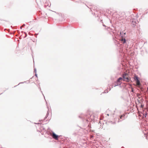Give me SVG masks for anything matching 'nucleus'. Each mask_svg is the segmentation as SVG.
I'll list each match as a JSON object with an SVG mask.
<instances>
[{
  "mask_svg": "<svg viewBox=\"0 0 148 148\" xmlns=\"http://www.w3.org/2000/svg\"><path fill=\"white\" fill-rule=\"evenodd\" d=\"M120 34L121 36V38H120V40L123 44V45L126 47V49L127 50H128V49H130V48L128 45V41L127 40H126L125 38L123 37L121 32L120 33Z\"/></svg>",
  "mask_w": 148,
  "mask_h": 148,
  "instance_id": "1",
  "label": "nucleus"
},
{
  "mask_svg": "<svg viewBox=\"0 0 148 148\" xmlns=\"http://www.w3.org/2000/svg\"><path fill=\"white\" fill-rule=\"evenodd\" d=\"M93 116V115L88 114L87 115H84L83 114H81L79 116V117L82 118L83 121H89L90 120H92L93 119L92 117Z\"/></svg>",
  "mask_w": 148,
  "mask_h": 148,
  "instance_id": "2",
  "label": "nucleus"
},
{
  "mask_svg": "<svg viewBox=\"0 0 148 148\" xmlns=\"http://www.w3.org/2000/svg\"><path fill=\"white\" fill-rule=\"evenodd\" d=\"M128 75V74L127 73H125L123 74L122 76L123 78L124 79V81H125L127 82H129L130 79L128 77H127V76Z\"/></svg>",
  "mask_w": 148,
  "mask_h": 148,
  "instance_id": "3",
  "label": "nucleus"
},
{
  "mask_svg": "<svg viewBox=\"0 0 148 148\" xmlns=\"http://www.w3.org/2000/svg\"><path fill=\"white\" fill-rule=\"evenodd\" d=\"M52 137L56 140H58V136L56 134L54 133L53 132L51 135Z\"/></svg>",
  "mask_w": 148,
  "mask_h": 148,
  "instance_id": "4",
  "label": "nucleus"
},
{
  "mask_svg": "<svg viewBox=\"0 0 148 148\" xmlns=\"http://www.w3.org/2000/svg\"><path fill=\"white\" fill-rule=\"evenodd\" d=\"M134 79L136 81V83L138 84H140V82L139 80L138 77L137 76H135L134 77Z\"/></svg>",
  "mask_w": 148,
  "mask_h": 148,
  "instance_id": "5",
  "label": "nucleus"
},
{
  "mask_svg": "<svg viewBox=\"0 0 148 148\" xmlns=\"http://www.w3.org/2000/svg\"><path fill=\"white\" fill-rule=\"evenodd\" d=\"M125 115V114H123L120 116V119H119L120 121H122V120L124 119Z\"/></svg>",
  "mask_w": 148,
  "mask_h": 148,
  "instance_id": "6",
  "label": "nucleus"
},
{
  "mask_svg": "<svg viewBox=\"0 0 148 148\" xmlns=\"http://www.w3.org/2000/svg\"><path fill=\"white\" fill-rule=\"evenodd\" d=\"M119 85H120V84H119L118 83H117L116 81L113 83V84H112V87H111V88H113V86H114L115 87Z\"/></svg>",
  "mask_w": 148,
  "mask_h": 148,
  "instance_id": "7",
  "label": "nucleus"
},
{
  "mask_svg": "<svg viewBox=\"0 0 148 148\" xmlns=\"http://www.w3.org/2000/svg\"><path fill=\"white\" fill-rule=\"evenodd\" d=\"M111 89V87L110 86H109V88H107V90H105L104 92H103V93H107L108 92V91H110Z\"/></svg>",
  "mask_w": 148,
  "mask_h": 148,
  "instance_id": "8",
  "label": "nucleus"
},
{
  "mask_svg": "<svg viewBox=\"0 0 148 148\" xmlns=\"http://www.w3.org/2000/svg\"><path fill=\"white\" fill-rule=\"evenodd\" d=\"M131 23L132 24H133L134 25V23L135 24L137 23V22H136L134 20L132 21Z\"/></svg>",
  "mask_w": 148,
  "mask_h": 148,
  "instance_id": "9",
  "label": "nucleus"
},
{
  "mask_svg": "<svg viewBox=\"0 0 148 148\" xmlns=\"http://www.w3.org/2000/svg\"><path fill=\"white\" fill-rule=\"evenodd\" d=\"M116 81L118 83V84H119L120 85L121 84V82H120V81L119 80V79H118L117 80V81Z\"/></svg>",
  "mask_w": 148,
  "mask_h": 148,
  "instance_id": "10",
  "label": "nucleus"
},
{
  "mask_svg": "<svg viewBox=\"0 0 148 148\" xmlns=\"http://www.w3.org/2000/svg\"><path fill=\"white\" fill-rule=\"evenodd\" d=\"M118 79H119V80L120 81L122 79V78L121 77H120Z\"/></svg>",
  "mask_w": 148,
  "mask_h": 148,
  "instance_id": "11",
  "label": "nucleus"
},
{
  "mask_svg": "<svg viewBox=\"0 0 148 148\" xmlns=\"http://www.w3.org/2000/svg\"><path fill=\"white\" fill-rule=\"evenodd\" d=\"M34 72H35V73H36V68L34 69Z\"/></svg>",
  "mask_w": 148,
  "mask_h": 148,
  "instance_id": "12",
  "label": "nucleus"
},
{
  "mask_svg": "<svg viewBox=\"0 0 148 148\" xmlns=\"http://www.w3.org/2000/svg\"><path fill=\"white\" fill-rule=\"evenodd\" d=\"M144 105H143V104H141V107L142 108H143V107H144Z\"/></svg>",
  "mask_w": 148,
  "mask_h": 148,
  "instance_id": "13",
  "label": "nucleus"
},
{
  "mask_svg": "<svg viewBox=\"0 0 148 148\" xmlns=\"http://www.w3.org/2000/svg\"><path fill=\"white\" fill-rule=\"evenodd\" d=\"M48 114H49V113H48V112H47V115H46V117H45L46 118L48 116Z\"/></svg>",
  "mask_w": 148,
  "mask_h": 148,
  "instance_id": "14",
  "label": "nucleus"
},
{
  "mask_svg": "<svg viewBox=\"0 0 148 148\" xmlns=\"http://www.w3.org/2000/svg\"><path fill=\"white\" fill-rule=\"evenodd\" d=\"M147 115V113H146L145 114V115H144V116H145V117H146Z\"/></svg>",
  "mask_w": 148,
  "mask_h": 148,
  "instance_id": "15",
  "label": "nucleus"
},
{
  "mask_svg": "<svg viewBox=\"0 0 148 148\" xmlns=\"http://www.w3.org/2000/svg\"><path fill=\"white\" fill-rule=\"evenodd\" d=\"M37 74H36V73H35V76H36L37 77Z\"/></svg>",
  "mask_w": 148,
  "mask_h": 148,
  "instance_id": "16",
  "label": "nucleus"
},
{
  "mask_svg": "<svg viewBox=\"0 0 148 148\" xmlns=\"http://www.w3.org/2000/svg\"><path fill=\"white\" fill-rule=\"evenodd\" d=\"M25 26V24H23V25H22V27H23Z\"/></svg>",
  "mask_w": 148,
  "mask_h": 148,
  "instance_id": "17",
  "label": "nucleus"
},
{
  "mask_svg": "<svg viewBox=\"0 0 148 148\" xmlns=\"http://www.w3.org/2000/svg\"><path fill=\"white\" fill-rule=\"evenodd\" d=\"M103 26H104V27H106V26L105 25H104V24H103Z\"/></svg>",
  "mask_w": 148,
  "mask_h": 148,
  "instance_id": "18",
  "label": "nucleus"
},
{
  "mask_svg": "<svg viewBox=\"0 0 148 148\" xmlns=\"http://www.w3.org/2000/svg\"><path fill=\"white\" fill-rule=\"evenodd\" d=\"M132 91L133 92V89H132Z\"/></svg>",
  "mask_w": 148,
  "mask_h": 148,
  "instance_id": "19",
  "label": "nucleus"
},
{
  "mask_svg": "<svg viewBox=\"0 0 148 148\" xmlns=\"http://www.w3.org/2000/svg\"><path fill=\"white\" fill-rule=\"evenodd\" d=\"M147 90L148 91V87H147Z\"/></svg>",
  "mask_w": 148,
  "mask_h": 148,
  "instance_id": "20",
  "label": "nucleus"
},
{
  "mask_svg": "<svg viewBox=\"0 0 148 148\" xmlns=\"http://www.w3.org/2000/svg\"><path fill=\"white\" fill-rule=\"evenodd\" d=\"M107 115L108 116L109 115V114H107Z\"/></svg>",
  "mask_w": 148,
  "mask_h": 148,
  "instance_id": "21",
  "label": "nucleus"
},
{
  "mask_svg": "<svg viewBox=\"0 0 148 148\" xmlns=\"http://www.w3.org/2000/svg\"><path fill=\"white\" fill-rule=\"evenodd\" d=\"M124 35H125V33H124Z\"/></svg>",
  "mask_w": 148,
  "mask_h": 148,
  "instance_id": "22",
  "label": "nucleus"
},
{
  "mask_svg": "<svg viewBox=\"0 0 148 148\" xmlns=\"http://www.w3.org/2000/svg\"><path fill=\"white\" fill-rule=\"evenodd\" d=\"M21 28H22V27H21Z\"/></svg>",
  "mask_w": 148,
  "mask_h": 148,
  "instance_id": "23",
  "label": "nucleus"
}]
</instances>
